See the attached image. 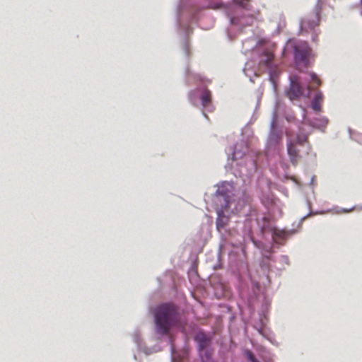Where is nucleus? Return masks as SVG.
Segmentation results:
<instances>
[{
    "label": "nucleus",
    "mask_w": 362,
    "mask_h": 362,
    "mask_svg": "<svg viewBox=\"0 0 362 362\" xmlns=\"http://www.w3.org/2000/svg\"><path fill=\"white\" fill-rule=\"evenodd\" d=\"M221 1L211 0H180L176 7V25L182 34V50L186 57L189 56V47L186 37L192 32L189 23L197 18L198 13L206 8L218 9L223 8Z\"/></svg>",
    "instance_id": "f257e3e1"
},
{
    "label": "nucleus",
    "mask_w": 362,
    "mask_h": 362,
    "mask_svg": "<svg viewBox=\"0 0 362 362\" xmlns=\"http://www.w3.org/2000/svg\"><path fill=\"white\" fill-rule=\"evenodd\" d=\"M307 204H308V208L310 209L311 204H310V202L309 200H307Z\"/></svg>",
    "instance_id": "79ce46f5"
},
{
    "label": "nucleus",
    "mask_w": 362,
    "mask_h": 362,
    "mask_svg": "<svg viewBox=\"0 0 362 362\" xmlns=\"http://www.w3.org/2000/svg\"><path fill=\"white\" fill-rule=\"evenodd\" d=\"M133 358H134L135 361H137V356H136V354H134V355H133Z\"/></svg>",
    "instance_id": "de8ad7c7"
},
{
    "label": "nucleus",
    "mask_w": 362,
    "mask_h": 362,
    "mask_svg": "<svg viewBox=\"0 0 362 362\" xmlns=\"http://www.w3.org/2000/svg\"><path fill=\"white\" fill-rule=\"evenodd\" d=\"M272 58V54H267L264 63L268 67L269 81L273 84L274 88H276V80L279 78L281 71L276 65L273 64Z\"/></svg>",
    "instance_id": "9d476101"
},
{
    "label": "nucleus",
    "mask_w": 362,
    "mask_h": 362,
    "mask_svg": "<svg viewBox=\"0 0 362 362\" xmlns=\"http://www.w3.org/2000/svg\"><path fill=\"white\" fill-rule=\"evenodd\" d=\"M197 350L202 362H214L212 358V337L204 331H198L193 337Z\"/></svg>",
    "instance_id": "423d86ee"
},
{
    "label": "nucleus",
    "mask_w": 362,
    "mask_h": 362,
    "mask_svg": "<svg viewBox=\"0 0 362 362\" xmlns=\"http://www.w3.org/2000/svg\"><path fill=\"white\" fill-rule=\"evenodd\" d=\"M284 119L288 122H297L294 115L293 113H286L284 115Z\"/></svg>",
    "instance_id": "72a5a7b5"
},
{
    "label": "nucleus",
    "mask_w": 362,
    "mask_h": 362,
    "mask_svg": "<svg viewBox=\"0 0 362 362\" xmlns=\"http://www.w3.org/2000/svg\"><path fill=\"white\" fill-rule=\"evenodd\" d=\"M287 152L288 156L298 155L295 144L291 141H288L287 144Z\"/></svg>",
    "instance_id": "bb28decb"
},
{
    "label": "nucleus",
    "mask_w": 362,
    "mask_h": 362,
    "mask_svg": "<svg viewBox=\"0 0 362 362\" xmlns=\"http://www.w3.org/2000/svg\"><path fill=\"white\" fill-rule=\"evenodd\" d=\"M199 95H200V93H199V90H197L189 91V93L188 94V98H189V102L193 105L195 106L197 105V100L199 98Z\"/></svg>",
    "instance_id": "5701e85b"
},
{
    "label": "nucleus",
    "mask_w": 362,
    "mask_h": 362,
    "mask_svg": "<svg viewBox=\"0 0 362 362\" xmlns=\"http://www.w3.org/2000/svg\"><path fill=\"white\" fill-rule=\"evenodd\" d=\"M312 39L313 41H316L317 40V36L316 35H313L312 36Z\"/></svg>",
    "instance_id": "c03bdc74"
},
{
    "label": "nucleus",
    "mask_w": 362,
    "mask_h": 362,
    "mask_svg": "<svg viewBox=\"0 0 362 362\" xmlns=\"http://www.w3.org/2000/svg\"><path fill=\"white\" fill-rule=\"evenodd\" d=\"M315 176H314V175H313V176L311 177V179H310V183H309V185H313V183H314V182H315Z\"/></svg>",
    "instance_id": "ea45409f"
},
{
    "label": "nucleus",
    "mask_w": 362,
    "mask_h": 362,
    "mask_svg": "<svg viewBox=\"0 0 362 362\" xmlns=\"http://www.w3.org/2000/svg\"><path fill=\"white\" fill-rule=\"evenodd\" d=\"M248 42H249V40L245 41V42H243V45H245V43H247Z\"/></svg>",
    "instance_id": "3c124183"
},
{
    "label": "nucleus",
    "mask_w": 362,
    "mask_h": 362,
    "mask_svg": "<svg viewBox=\"0 0 362 362\" xmlns=\"http://www.w3.org/2000/svg\"><path fill=\"white\" fill-rule=\"evenodd\" d=\"M247 129V128H245L244 130H243V131H242V132H241V134H242V135H243V134H244V131H246Z\"/></svg>",
    "instance_id": "09e8293b"
},
{
    "label": "nucleus",
    "mask_w": 362,
    "mask_h": 362,
    "mask_svg": "<svg viewBox=\"0 0 362 362\" xmlns=\"http://www.w3.org/2000/svg\"><path fill=\"white\" fill-rule=\"evenodd\" d=\"M271 262H274L273 257H262L259 265L261 268L265 271L275 272V269L271 264Z\"/></svg>",
    "instance_id": "dca6fc26"
},
{
    "label": "nucleus",
    "mask_w": 362,
    "mask_h": 362,
    "mask_svg": "<svg viewBox=\"0 0 362 362\" xmlns=\"http://www.w3.org/2000/svg\"><path fill=\"white\" fill-rule=\"evenodd\" d=\"M250 238L252 243H253L254 246L255 247L258 248L259 250H260L264 245L262 242L256 240L252 235H250Z\"/></svg>",
    "instance_id": "2f4dec72"
},
{
    "label": "nucleus",
    "mask_w": 362,
    "mask_h": 362,
    "mask_svg": "<svg viewBox=\"0 0 362 362\" xmlns=\"http://www.w3.org/2000/svg\"><path fill=\"white\" fill-rule=\"evenodd\" d=\"M225 167H226V168H231V165L229 163H228L227 165Z\"/></svg>",
    "instance_id": "a18cd8bd"
},
{
    "label": "nucleus",
    "mask_w": 362,
    "mask_h": 362,
    "mask_svg": "<svg viewBox=\"0 0 362 362\" xmlns=\"http://www.w3.org/2000/svg\"><path fill=\"white\" fill-rule=\"evenodd\" d=\"M278 239L275 240V242L272 240V244L269 245H264L263 247L260 249V252L262 257H273L272 254L274 253V247L276 244L278 243L277 241Z\"/></svg>",
    "instance_id": "2eb2a0df"
},
{
    "label": "nucleus",
    "mask_w": 362,
    "mask_h": 362,
    "mask_svg": "<svg viewBox=\"0 0 362 362\" xmlns=\"http://www.w3.org/2000/svg\"><path fill=\"white\" fill-rule=\"evenodd\" d=\"M132 339L137 347V349H139L144 345L139 329H135L134 331L132 334Z\"/></svg>",
    "instance_id": "aec40b11"
},
{
    "label": "nucleus",
    "mask_w": 362,
    "mask_h": 362,
    "mask_svg": "<svg viewBox=\"0 0 362 362\" xmlns=\"http://www.w3.org/2000/svg\"><path fill=\"white\" fill-rule=\"evenodd\" d=\"M247 65H248V63H246V64H245V66H247ZM245 71H246V67H245V68L243 69V71H244V72H245ZM245 75H247V74H246V73H245Z\"/></svg>",
    "instance_id": "49530a36"
},
{
    "label": "nucleus",
    "mask_w": 362,
    "mask_h": 362,
    "mask_svg": "<svg viewBox=\"0 0 362 362\" xmlns=\"http://www.w3.org/2000/svg\"><path fill=\"white\" fill-rule=\"evenodd\" d=\"M262 40H258L255 42V45H253V46L252 47V49H255V48H256L257 46L261 45H262Z\"/></svg>",
    "instance_id": "58836bf2"
},
{
    "label": "nucleus",
    "mask_w": 362,
    "mask_h": 362,
    "mask_svg": "<svg viewBox=\"0 0 362 362\" xmlns=\"http://www.w3.org/2000/svg\"><path fill=\"white\" fill-rule=\"evenodd\" d=\"M139 351L144 353L146 356H149L153 353H156L158 349H157L156 346L148 347L144 344V345L138 349Z\"/></svg>",
    "instance_id": "393cba45"
},
{
    "label": "nucleus",
    "mask_w": 362,
    "mask_h": 362,
    "mask_svg": "<svg viewBox=\"0 0 362 362\" xmlns=\"http://www.w3.org/2000/svg\"><path fill=\"white\" fill-rule=\"evenodd\" d=\"M258 225L262 235L264 236L267 233L271 234L272 239L274 242L276 239L286 240L298 231L294 228L287 230L279 229L274 226L271 223V217L268 216H263L261 220L258 221Z\"/></svg>",
    "instance_id": "20e7f679"
},
{
    "label": "nucleus",
    "mask_w": 362,
    "mask_h": 362,
    "mask_svg": "<svg viewBox=\"0 0 362 362\" xmlns=\"http://www.w3.org/2000/svg\"><path fill=\"white\" fill-rule=\"evenodd\" d=\"M289 157L292 164L296 165L298 163V155L289 156Z\"/></svg>",
    "instance_id": "e433bc0d"
},
{
    "label": "nucleus",
    "mask_w": 362,
    "mask_h": 362,
    "mask_svg": "<svg viewBox=\"0 0 362 362\" xmlns=\"http://www.w3.org/2000/svg\"><path fill=\"white\" fill-rule=\"evenodd\" d=\"M323 100V95L320 90H317L313 100L310 102L311 108L315 112H320L322 110V102Z\"/></svg>",
    "instance_id": "4468645a"
},
{
    "label": "nucleus",
    "mask_w": 362,
    "mask_h": 362,
    "mask_svg": "<svg viewBox=\"0 0 362 362\" xmlns=\"http://www.w3.org/2000/svg\"><path fill=\"white\" fill-rule=\"evenodd\" d=\"M243 267L244 269H245L246 274H239L238 278H239L240 281H243L245 280V276H250L249 274L247 273V265L243 264Z\"/></svg>",
    "instance_id": "c9c22d12"
},
{
    "label": "nucleus",
    "mask_w": 362,
    "mask_h": 362,
    "mask_svg": "<svg viewBox=\"0 0 362 362\" xmlns=\"http://www.w3.org/2000/svg\"><path fill=\"white\" fill-rule=\"evenodd\" d=\"M303 120L305 121V124L310 127L319 129L322 132H325V128L329 122L328 118L326 117H320L315 118L314 119H310L306 118V112L303 108Z\"/></svg>",
    "instance_id": "9b49d317"
},
{
    "label": "nucleus",
    "mask_w": 362,
    "mask_h": 362,
    "mask_svg": "<svg viewBox=\"0 0 362 362\" xmlns=\"http://www.w3.org/2000/svg\"><path fill=\"white\" fill-rule=\"evenodd\" d=\"M321 18H315V19H304L301 18L299 22V32L298 35L303 33L305 27L307 26L310 30H314L319 25Z\"/></svg>",
    "instance_id": "f8f14e48"
},
{
    "label": "nucleus",
    "mask_w": 362,
    "mask_h": 362,
    "mask_svg": "<svg viewBox=\"0 0 362 362\" xmlns=\"http://www.w3.org/2000/svg\"><path fill=\"white\" fill-rule=\"evenodd\" d=\"M287 49L293 50V59L296 66H308L310 47L308 42H301L298 44H295L292 40H289L283 49V54H285Z\"/></svg>",
    "instance_id": "39448f33"
},
{
    "label": "nucleus",
    "mask_w": 362,
    "mask_h": 362,
    "mask_svg": "<svg viewBox=\"0 0 362 362\" xmlns=\"http://www.w3.org/2000/svg\"><path fill=\"white\" fill-rule=\"evenodd\" d=\"M361 208H362V206H361Z\"/></svg>",
    "instance_id": "603ef678"
},
{
    "label": "nucleus",
    "mask_w": 362,
    "mask_h": 362,
    "mask_svg": "<svg viewBox=\"0 0 362 362\" xmlns=\"http://www.w3.org/2000/svg\"><path fill=\"white\" fill-rule=\"evenodd\" d=\"M154 332L158 339L170 334L172 329L177 328L185 332L178 307L173 303H162L151 310Z\"/></svg>",
    "instance_id": "7ed1b4c3"
},
{
    "label": "nucleus",
    "mask_w": 362,
    "mask_h": 362,
    "mask_svg": "<svg viewBox=\"0 0 362 362\" xmlns=\"http://www.w3.org/2000/svg\"><path fill=\"white\" fill-rule=\"evenodd\" d=\"M185 74H186V75L189 74V68H186Z\"/></svg>",
    "instance_id": "37998d69"
},
{
    "label": "nucleus",
    "mask_w": 362,
    "mask_h": 362,
    "mask_svg": "<svg viewBox=\"0 0 362 362\" xmlns=\"http://www.w3.org/2000/svg\"><path fill=\"white\" fill-rule=\"evenodd\" d=\"M243 354L249 362H259L254 353L248 349H244Z\"/></svg>",
    "instance_id": "b1692460"
},
{
    "label": "nucleus",
    "mask_w": 362,
    "mask_h": 362,
    "mask_svg": "<svg viewBox=\"0 0 362 362\" xmlns=\"http://www.w3.org/2000/svg\"><path fill=\"white\" fill-rule=\"evenodd\" d=\"M278 262L281 266L279 267L274 266V268L275 269L276 275H281V272L285 269L284 265H289L290 264L288 257L287 255H281Z\"/></svg>",
    "instance_id": "a211bd4d"
},
{
    "label": "nucleus",
    "mask_w": 362,
    "mask_h": 362,
    "mask_svg": "<svg viewBox=\"0 0 362 362\" xmlns=\"http://www.w3.org/2000/svg\"><path fill=\"white\" fill-rule=\"evenodd\" d=\"M202 114H203V115H204L205 117H207V115H206V114L205 112H202Z\"/></svg>",
    "instance_id": "8fccbe9b"
},
{
    "label": "nucleus",
    "mask_w": 362,
    "mask_h": 362,
    "mask_svg": "<svg viewBox=\"0 0 362 362\" xmlns=\"http://www.w3.org/2000/svg\"><path fill=\"white\" fill-rule=\"evenodd\" d=\"M258 332L263 337V334H266L262 328L258 329Z\"/></svg>",
    "instance_id": "a19ab883"
},
{
    "label": "nucleus",
    "mask_w": 362,
    "mask_h": 362,
    "mask_svg": "<svg viewBox=\"0 0 362 362\" xmlns=\"http://www.w3.org/2000/svg\"><path fill=\"white\" fill-rule=\"evenodd\" d=\"M226 151L228 162L230 160L235 161L241 159L248 151V141L246 139H242Z\"/></svg>",
    "instance_id": "1a4fd4ad"
},
{
    "label": "nucleus",
    "mask_w": 362,
    "mask_h": 362,
    "mask_svg": "<svg viewBox=\"0 0 362 362\" xmlns=\"http://www.w3.org/2000/svg\"><path fill=\"white\" fill-rule=\"evenodd\" d=\"M276 119L277 115L276 110H274L267 139V148L269 149L276 148L283 139V133L277 127Z\"/></svg>",
    "instance_id": "6e6552de"
},
{
    "label": "nucleus",
    "mask_w": 362,
    "mask_h": 362,
    "mask_svg": "<svg viewBox=\"0 0 362 362\" xmlns=\"http://www.w3.org/2000/svg\"><path fill=\"white\" fill-rule=\"evenodd\" d=\"M308 136L305 134H298L296 138V143L302 145L305 142H308Z\"/></svg>",
    "instance_id": "cd10ccee"
},
{
    "label": "nucleus",
    "mask_w": 362,
    "mask_h": 362,
    "mask_svg": "<svg viewBox=\"0 0 362 362\" xmlns=\"http://www.w3.org/2000/svg\"><path fill=\"white\" fill-rule=\"evenodd\" d=\"M318 212L317 211H310L308 214H307L306 215H305L304 216H303L298 221V225H297V227L298 228H300L301 227V225L303 223V222L305 220V218H307L311 214H317Z\"/></svg>",
    "instance_id": "473e14b6"
},
{
    "label": "nucleus",
    "mask_w": 362,
    "mask_h": 362,
    "mask_svg": "<svg viewBox=\"0 0 362 362\" xmlns=\"http://www.w3.org/2000/svg\"><path fill=\"white\" fill-rule=\"evenodd\" d=\"M216 188L212 196V202L217 217L216 218V228L221 235V243L219 244V250L224 247L225 238L221 231L230 222V215L228 213L233 196L234 182L233 181H221L216 183Z\"/></svg>",
    "instance_id": "f03ea898"
},
{
    "label": "nucleus",
    "mask_w": 362,
    "mask_h": 362,
    "mask_svg": "<svg viewBox=\"0 0 362 362\" xmlns=\"http://www.w3.org/2000/svg\"><path fill=\"white\" fill-rule=\"evenodd\" d=\"M263 337L268 340L272 345L275 346L276 347L279 346V343L276 340L274 337L268 334H263Z\"/></svg>",
    "instance_id": "c756f323"
},
{
    "label": "nucleus",
    "mask_w": 362,
    "mask_h": 362,
    "mask_svg": "<svg viewBox=\"0 0 362 362\" xmlns=\"http://www.w3.org/2000/svg\"><path fill=\"white\" fill-rule=\"evenodd\" d=\"M309 76H310V81L317 85H320L321 84V81L318 78V76L315 73V72H313V71H310L309 72Z\"/></svg>",
    "instance_id": "7c9ffc66"
},
{
    "label": "nucleus",
    "mask_w": 362,
    "mask_h": 362,
    "mask_svg": "<svg viewBox=\"0 0 362 362\" xmlns=\"http://www.w3.org/2000/svg\"><path fill=\"white\" fill-rule=\"evenodd\" d=\"M247 175H252L254 173L256 172L257 169V162L253 157H250L249 159L247 158Z\"/></svg>",
    "instance_id": "6ab92c4d"
},
{
    "label": "nucleus",
    "mask_w": 362,
    "mask_h": 362,
    "mask_svg": "<svg viewBox=\"0 0 362 362\" xmlns=\"http://www.w3.org/2000/svg\"><path fill=\"white\" fill-rule=\"evenodd\" d=\"M337 209V211H336V213L337 214H339V213H349L351 211L354 210V206L351 207V208H349V209H346V208H339V207H336Z\"/></svg>",
    "instance_id": "f704fd0d"
},
{
    "label": "nucleus",
    "mask_w": 362,
    "mask_h": 362,
    "mask_svg": "<svg viewBox=\"0 0 362 362\" xmlns=\"http://www.w3.org/2000/svg\"><path fill=\"white\" fill-rule=\"evenodd\" d=\"M348 132L349 134V137L351 140H354L356 142L362 144V134L355 132L350 128L348 129Z\"/></svg>",
    "instance_id": "4be33fe9"
},
{
    "label": "nucleus",
    "mask_w": 362,
    "mask_h": 362,
    "mask_svg": "<svg viewBox=\"0 0 362 362\" xmlns=\"http://www.w3.org/2000/svg\"><path fill=\"white\" fill-rule=\"evenodd\" d=\"M253 21L252 16H230V23L231 25H238L243 27L244 25H248Z\"/></svg>",
    "instance_id": "ddd939ff"
},
{
    "label": "nucleus",
    "mask_w": 362,
    "mask_h": 362,
    "mask_svg": "<svg viewBox=\"0 0 362 362\" xmlns=\"http://www.w3.org/2000/svg\"><path fill=\"white\" fill-rule=\"evenodd\" d=\"M251 198L245 192H243L240 197V202H243L244 205H250Z\"/></svg>",
    "instance_id": "c85d7f7f"
},
{
    "label": "nucleus",
    "mask_w": 362,
    "mask_h": 362,
    "mask_svg": "<svg viewBox=\"0 0 362 362\" xmlns=\"http://www.w3.org/2000/svg\"><path fill=\"white\" fill-rule=\"evenodd\" d=\"M322 9V0H317V2L313 8V11L315 15V18H321V12Z\"/></svg>",
    "instance_id": "a878e982"
},
{
    "label": "nucleus",
    "mask_w": 362,
    "mask_h": 362,
    "mask_svg": "<svg viewBox=\"0 0 362 362\" xmlns=\"http://www.w3.org/2000/svg\"><path fill=\"white\" fill-rule=\"evenodd\" d=\"M289 86L285 90L286 97L291 100L294 101L300 99L301 97H309L310 88L306 86L308 93H305V86L300 81L299 77L296 75H291L288 77Z\"/></svg>",
    "instance_id": "0eeeda50"
},
{
    "label": "nucleus",
    "mask_w": 362,
    "mask_h": 362,
    "mask_svg": "<svg viewBox=\"0 0 362 362\" xmlns=\"http://www.w3.org/2000/svg\"><path fill=\"white\" fill-rule=\"evenodd\" d=\"M252 285L253 293H252V295L250 296L249 300H250V303H252L253 298H257L258 296L259 292L260 291V285L258 282L252 281Z\"/></svg>",
    "instance_id": "412c9836"
},
{
    "label": "nucleus",
    "mask_w": 362,
    "mask_h": 362,
    "mask_svg": "<svg viewBox=\"0 0 362 362\" xmlns=\"http://www.w3.org/2000/svg\"><path fill=\"white\" fill-rule=\"evenodd\" d=\"M175 351V347L173 345H171V346H170V354H171L170 355V361H171V362H175V358L173 356Z\"/></svg>",
    "instance_id": "4c0bfd02"
},
{
    "label": "nucleus",
    "mask_w": 362,
    "mask_h": 362,
    "mask_svg": "<svg viewBox=\"0 0 362 362\" xmlns=\"http://www.w3.org/2000/svg\"><path fill=\"white\" fill-rule=\"evenodd\" d=\"M202 106L204 108L211 103V93L208 89H204L199 95Z\"/></svg>",
    "instance_id": "f3484780"
}]
</instances>
